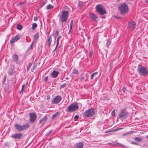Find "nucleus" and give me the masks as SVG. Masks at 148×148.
Listing matches in <instances>:
<instances>
[{"label": "nucleus", "mask_w": 148, "mask_h": 148, "mask_svg": "<svg viewBox=\"0 0 148 148\" xmlns=\"http://www.w3.org/2000/svg\"><path fill=\"white\" fill-rule=\"evenodd\" d=\"M69 14V12L68 11H63L60 15L59 16V21L61 23L66 22L67 21Z\"/></svg>", "instance_id": "nucleus-1"}, {"label": "nucleus", "mask_w": 148, "mask_h": 148, "mask_svg": "<svg viewBox=\"0 0 148 148\" xmlns=\"http://www.w3.org/2000/svg\"><path fill=\"white\" fill-rule=\"evenodd\" d=\"M95 114L94 108H89L83 113V115L85 117H89L94 116Z\"/></svg>", "instance_id": "nucleus-2"}, {"label": "nucleus", "mask_w": 148, "mask_h": 148, "mask_svg": "<svg viewBox=\"0 0 148 148\" xmlns=\"http://www.w3.org/2000/svg\"><path fill=\"white\" fill-rule=\"evenodd\" d=\"M119 9L120 13L122 15L126 14L128 11L127 5L125 3H123L119 7Z\"/></svg>", "instance_id": "nucleus-3"}, {"label": "nucleus", "mask_w": 148, "mask_h": 148, "mask_svg": "<svg viewBox=\"0 0 148 148\" xmlns=\"http://www.w3.org/2000/svg\"><path fill=\"white\" fill-rule=\"evenodd\" d=\"M138 72L140 75L145 76L147 75L148 71L144 66H141L138 68Z\"/></svg>", "instance_id": "nucleus-4"}, {"label": "nucleus", "mask_w": 148, "mask_h": 148, "mask_svg": "<svg viewBox=\"0 0 148 148\" xmlns=\"http://www.w3.org/2000/svg\"><path fill=\"white\" fill-rule=\"evenodd\" d=\"M95 9L96 11L101 15H104L106 13V10L102 5L98 4L95 7Z\"/></svg>", "instance_id": "nucleus-5"}, {"label": "nucleus", "mask_w": 148, "mask_h": 148, "mask_svg": "<svg viewBox=\"0 0 148 148\" xmlns=\"http://www.w3.org/2000/svg\"><path fill=\"white\" fill-rule=\"evenodd\" d=\"M78 108V104L76 103H72L68 107L67 110V112H74L77 110Z\"/></svg>", "instance_id": "nucleus-6"}, {"label": "nucleus", "mask_w": 148, "mask_h": 148, "mask_svg": "<svg viewBox=\"0 0 148 148\" xmlns=\"http://www.w3.org/2000/svg\"><path fill=\"white\" fill-rule=\"evenodd\" d=\"M129 113L126 110V109H122L121 110L120 113L119 114V118L124 119L127 117Z\"/></svg>", "instance_id": "nucleus-7"}, {"label": "nucleus", "mask_w": 148, "mask_h": 148, "mask_svg": "<svg viewBox=\"0 0 148 148\" xmlns=\"http://www.w3.org/2000/svg\"><path fill=\"white\" fill-rule=\"evenodd\" d=\"M62 98L61 96L57 95L54 97L51 101V104L58 103L61 100Z\"/></svg>", "instance_id": "nucleus-8"}, {"label": "nucleus", "mask_w": 148, "mask_h": 148, "mask_svg": "<svg viewBox=\"0 0 148 148\" xmlns=\"http://www.w3.org/2000/svg\"><path fill=\"white\" fill-rule=\"evenodd\" d=\"M136 24L134 21L129 23L128 24V27L130 30L134 29L136 27Z\"/></svg>", "instance_id": "nucleus-9"}, {"label": "nucleus", "mask_w": 148, "mask_h": 148, "mask_svg": "<svg viewBox=\"0 0 148 148\" xmlns=\"http://www.w3.org/2000/svg\"><path fill=\"white\" fill-rule=\"evenodd\" d=\"M23 136V134L21 133H16L12 134L11 137L14 139H20Z\"/></svg>", "instance_id": "nucleus-10"}, {"label": "nucleus", "mask_w": 148, "mask_h": 148, "mask_svg": "<svg viewBox=\"0 0 148 148\" xmlns=\"http://www.w3.org/2000/svg\"><path fill=\"white\" fill-rule=\"evenodd\" d=\"M30 120L32 122H34L36 119V115L34 113H32L29 114Z\"/></svg>", "instance_id": "nucleus-11"}, {"label": "nucleus", "mask_w": 148, "mask_h": 148, "mask_svg": "<svg viewBox=\"0 0 148 148\" xmlns=\"http://www.w3.org/2000/svg\"><path fill=\"white\" fill-rule=\"evenodd\" d=\"M37 33H36L35 35H34V38L33 40L31 45L29 47L28 49L27 50H28L29 49H31L32 48L33 45H36V43L37 42Z\"/></svg>", "instance_id": "nucleus-12"}, {"label": "nucleus", "mask_w": 148, "mask_h": 148, "mask_svg": "<svg viewBox=\"0 0 148 148\" xmlns=\"http://www.w3.org/2000/svg\"><path fill=\"white\" fill-rule=\"evenodd\" d=\"M88 78L87 74H82L81 77V80L82 82L87 81L88 79Z\"/></svg>", "instance_id": "nucleus-13"}, {"label": "nucleus", "mask_w": 148, "mask_h": 148, "mask_svg": "<svg viewBox=\"0 0 148 148\" xmlns=\"http://www.w3.org/2000/svg\"><path fill=\"white\" fill-rule=\"evenodd\" d=\"M59 74V72L58 71H53L51 74L50 75L51 77L52 78H56L57 77L58 74Z\"/></svg>", "instance_id": "nucleus-14"}, {"label": "nucleus", "mask_w": 148, "mask_h": 148, "mask_svg": "<svg viewBox=\"0 0 148 148\" xmlns=\"http://www.w3.org/2000/svg\"><path fill=\"white\" fill-rule=\"evenodd\" d=\"M14 127L18 131L21 132L23 131L22 126L18 124H15L14 125Z\"/></svg>", "instance_id": "nucleus-15"}, {"label": "nucleus", "mask_w": 148, "mask_h": 148, "mask_svg": "<svg viewBox=\"0 0 148 148\" xmlns=\"http://www.w3.org/2000/svg\"><path fill=\"white\" fill-rule=\"evenodd\" d=\"M84 145L83 142H79L74 145L75 148H83Z\"/></svg>", "instance_id": "nucleus-16"}, {"label": "nucleus", "mask_w": 148, "mask_h": 148, "mask_svg": "<svg viewBox=\"0 0 148 148\" xmlns=\"http://www.w3.org/2000/svg\"><path fill=\"white\" fill-rule=\"evenodd\" d=\"M89 17L92 20L95 21H96V19L98 18L97 15L93 13H90L89 14Z\"/></svg>", "instance_id": "nucleus-17"}, {"label": "nucleus", "mask_w": 148, "mask_h": 148, "mask_svg": "<svg viewBox=\"0 0 148 148\" xmlns=\"http://www.w3.org/2000/svg\"><path fill=\"white\" fill-rule=\"evenodd\" d=\"M51 42V36H50L48 38L47 41L46 42L48 47H50Z\"/></svg>", "instance_id": "nucleus-18"}, {"label": "nucleus", "mask_w": 148, "mask_h": 148, "mask_svg": "<svg viewBox=\"0 0 148 148\" xmlns=\"http://www.w3.org/2000/svg\"><path fill=\"white\" fill-rule=\"evenodd\" d=\"M12 59L13 61L17 62L18 60V55L16 54H14L12 56Z\"/></svg>", "instance_id": "nucleus-19"}, {"label": "nucleus", "mask_w": 148, "mask_h": 148, "mask_svg": "<svg viewBox=\"0 0 148 148\" xmlns=\"http://www.w3.org/2000/svg\"><path fill=\"white\" fill-rule=\"evenodd\" d=\"M14 67H10L9 70L8 74L11 76H12L13 74V71H14Z\"/></svg>", "instance_id": "nucleus-20"}, {"label": "nucleus", "mask_w": 148, "mask_h": 148, "mask_svg": "<svg viewBox=\"0 0 148 148\" xmlns=\"http://www.w3.org/2000/svg\"><path fill=\"white\" fill-rule=\"evenodd\" d=\"M22 130H23L28 128L29 127L30 125L28 123H27L22 125Z\"/></svg>", "instance_id": "nucleus-21"}, {"label": "nucleus", "mask_w": 148, "mask_h": 148, "mask_svg": "<svg viewBox=\"0 0 148 148\" xmlns=\"http://www.w3.org/2000/svg\"><path fill=\"white\" fill-rule=\"evenodd\" d=\"M46 116H44L42 118L40 119L39 121V123H43L46 120Z\"/></svg>", "instance_id": "nucleus-22"}, {"label": "nucleus", "mask_w": 148, "mask_h": 148, "mask_svg": "<svg viewBox=\"0 0 148 148\" xmlns=\"http://www.w3.org/2000/svg\"><path fill=\"white\" fill-rule=\"evenodd\" d=\"M98 73V72H96L94 73H92L90 76V79H92L94 77L96 76Z\"/></svg>", "instance_id": "nucleus-23"}, {"label": "nucleus", "mask_w": 148, "mask_h": 148, "mask_svg": "<svg viewBox=\"0 0 148 148\" xmlns=\"http://www.w3.org/2000/svg\"><path fill=\"white\" fill-rule=\"evenodd\" d=\"M73 74L78 75V71L76 69H74L72 71Z\"/></svg>", "instance_id": "nucleus-24"}, {"label": "nucleus", "mask_w": 148, "mask_h": 148, "mask_svg": "<svg viewBox=\"0 0 148 148\" xmlns=\"http://www.w3.org/2000/svg\"><path fill=\"white\" fill-rule=\"evenodd\" d=\"M23 28L22 25H20L19 24H18L17 25V28L18 30H21Z\"/></svg>", "instance_id": "nucleus-25"}, {"label": "nucleus", "mask_w": 148, "mask_h": 148, "mask_svg": "<svg viewBox=\"0 0 148 148\" xmlns=\"http://www.w3.org/2000/svg\"><path fill=\"white\" fill-rule=\"evenodd\" d=\"M53 8V6L50 4H49L46 7V9L47 10H50Z\"/></svg>", "instance_id": "nucleus-26"}, {"label": "nucleus", "mask_w": 148, "mask_h": 148, "mask_svg": "<svg viewBox=\"0 0 148 148\" xmlns=\"http://www.w3.org/2000/svg\"><path fill=\"white\" fill-rule=\"evenodd\" d=\"M61 38V36H59L57 39V43H56V47L55 48V49H54V50H55L56 48H57V47H58V44H59V40H60V39Z\"/></svg>", "instance_id": "nucleus-27"}, {"label": "nucleus", "mask_w": 148, "mask_h": 148, "mask_svg": "<svg viewBox=\"0 0 148 148\" xmlns=\"http://www.w3.org/2000/svg\"><path fill=\"white\" fill-rule=\"evenodd\" d=\"M116 147L121 146V147H125V146H124V145H122L121 143H116Z\"/></svg>", "instance_id": "nucleus-28"}, {"label": "nucleus", "mask_w": 148, "mask_h": 148, "mask_svg": "<svg viewBox=\"0 0 148 148\" xmlns=\"http://www.w3.org/2000/svg\"><path fill=\"white\" fill-rule=\"evenodd\" d=\"M59 112H57L56 113L53 114L52 115V119H54L59 114Z\"/></svg>", "instance_id": "nucleus-29"}, {"label": "nucleus", "mask_w": 148, "mask_h": 148, "mask_svg": "<svg viewBox=\"0 0 148 148\" xmlns=\"http://www.w3.org/2000/svg\"><path fill=\"white\" fill-rule=\"evenodd\" d=\"M25 85H22L21 89V90L19 92V93H20V94L21 93L22 94L23 91V90H24V88L25 87Z\"/></svg>", "instance_id": "nucleus-30"}, {"label": "nucleus", "mask_w": 148, "mask_h": 148, "mask_svg": "<svg viewBox=\"0 0 148 148\" xmlns=\"http://www.w3.org/2000/svg\"><path fill=\"white\" fill-rule=\"evenodd\" d=\"M21 37V35L19 34H18L14 38L15 39V40L17 41Z\"/></svg>", "instance_id": "nucleus-31"}, {"label": "nucleus", "mask_w": 148, "mask_h": 148, "mask_svg": "<svg viewBox=\"0 0 148 148\" xmlns=\"http://www.w3.org/2000/svg\"><path fill=\"white\" fill-rule=\"evenodd\" d=\"M73 20H71V21L70 23V29H69L70 31H71V29L72 28V27L73 25Z\"/></svg>", "instance_id": "nucleus-32"}, {"label": "nucleus", "mask_w": 148, "mask_h": 148, "mask_svg": "<svg viewBox=\"0 0 148 148\" xmlns=\"http://www.w3.org/2000/svg\"><path fill=\"white\" fill-rule=\"evenodd\" d=\"M134 140L136 141H138L139 142H140V141H141L143 139L142 138H138V137H136L134 138Z\"/></svg>", "instance_id": "nucleus-33"}, {"label": "nucleus", "mask_w": 148, "mask_h": 148, "mask_svg": "<svg viewBox=\"0 0 148 148\" xmlns=\"http://www.w3.org/2000/svg\"><path fill=\"white\" fill-rule=\"evenodd\" d=\"M37 27V25L36 23H34L32 25V29H34Z\"/></svg>", "instance_id": "nucleus-34"}, {"label": "nucleus", "mask_w": 148, "mask_h": 148, "mask_svg": "<svg viewBox=\"0 0 148 148\" xmlns=\"http://www.w3.org/2000/svg\"><path fill=\"white\" fill-rule=\"evenodd\" d=\"M32 64V62L29 63L28 65L27 66V70H29V69L30 67Z\"/></svg>", "instance_id": "nucleus-35"}, {"label": "nucleus", "mask_w": 148, "mask_h": 148, "mask_svg": "<svg viewBox=\"0 0 148 148\" xmlns=\"http://www.w3.org/2000/svg\"><path fill=\"white\" fill-rule=\"evenodd\" d=\"M15 39L14 38H12L10 41V43L11 44H12L13 43L15 42Z\"/></svg>", "instance_id": "nucleus-36"}, {"label": "nucleus", "mask_w": 148, "mask_h": 148, "mask_svg": "<svg viewBox=\"0 0 148 148\" xmlns=\"http://www.w3.org/2000/svg\"><path fill=\"white\" fill-rule=\"evenodd\" d=\"M113 64V61H111L110 64V69H111L112 68V66Z\"/></svg>", "instance_id": "nucleus-37"}, {"label": "nucleus", "mask_w": 148, "mask_h": 148, "mask_svg": "<svg viewBox=\"0 0 148 148\" xmlns=\"http://www.w3.org/2000/svg\"><path fill=\"white\" fill-rule=\"evenodd\" d=\"M37 66V65H36V64H35L34 66H33V67L32 69V70H31V71L33 72L34 71V69H35L36 68V67Z\"/></svg>", "instance_id": "nucleus-38"}, {"label": "nucleus", "mask_w": 148, "mask_h": 148, "mask_svg": "<svg viewBox=\"0 0 148 148\" xmlns=\"http://www.w3.org/2000/svg\"><path fill=\"white\" fill-rule=\"evenodd\" d=\"M110 41L109 39H108L107 41V46L108 47V45H109L110 44Z\"/></svg>", "instance_id": "nucleus-39"}, {"label": "nucleus", "mask_w": 148, "mask_h": 148, "mask_svg": "<svg viewBox=\"0 0 148 148\" xmlns=\"http://www.w3.org/2000/svg\"><path fill=\"white\" fill-rule=\"evenodd\" d=\"M66 85V84L64 83L60 85V87L61 88H63Z\"/></svg>", "instance_id": "nucleus-40"}, {"label": "nucleus", "mask_w": 148, "mask_h": 148, "mask_svg": "<svg viewBox=\"0 0 148 148\" xmlns=\"http://www.w3.org/2000/svg\"><path fill=\"white\" fill-rule=\"evenodd\" d=\"M115 109L113 110L112 112V113H111V114L112 115H114L115 113Z\"/></svg>", "instance_id": "nucleus-41"}, {"label": "nucleus", "mask_w": 148, "mask_h": 148, "mask_svg": "<svg viewBox=\"0 0 148 148\" xmlns=\"http://www.w3.org/2000/svg\"><path fill=\"white\" fill-rule=\"evenodd\" d=\"M93 52L92 51H90L89 53V56L90 57H91L92 56Z\"/></svg>", "instance_id": "nucleus-42"}, {"label": "nucleus", "mask_w": 148, "mask_h": 148, "mask_svg": "<svg viewBox=\"0 0 148 148\" xmlns=\"http://www.w3.org/2000/svg\"><path fill=\"white\" fill-rule=\"evenodd\" d=\"M6 80V77L5 76L4 77L3 79V80L2 83L4 84Z\"/></svg>", "instance_id": "nucleus-43"}, {"label": "nucleus", "mask_w": 148, "mask_h": 148, "mask_svg": "<svg viewBox=\"0 0 148 148\" xmlns=\"http://www.w3.org/2000/svg\"><path fill=\"white\" fill-rule=\"evenodd\" d=\"M47 79H48L47 76V77H45V78L44 79V80L45 82H47Z\"/></svg>", "instance_id": "nucleus-44"}, {"label": "nucleus", "mask_w": 148, "mask_h": 148, "mask_svg": "<svg viewBox=\"0 0 148 148\" xmlns=\"http://www.w3.org/2000/svg\"><path fill=\"white\" fill-rule=\"evenodd\" d=\"M131 143H132V144H133V145H137V143H136V142L134 141H132L131 142Z\"/></svg>", "instance_id": "nucleus-45"}, {"label": "nucleus", "mask_w": 148, "mask_h": 148, "mask_svg": "<svg viewBox=\"0 0 148 148\" xmlns=\"http://www.w3.org/2000/svg\"><path fill=\"white\" fill-rule=\"evenodd\" d=\"M59 34V31L58 30H56V31L55 34L56 35V36H58Z\"/></svg>", "instance_id": "nucleus-46"}, {"label": "nucleus", "mask_w": 148, "mask_h": 148, "mask_svg": "<svg viewBox=\"0 0 148 148\" xmlns=\"http://www.w3.org/2000/svg\"><path fill=\"white\" fill-rule=\"evenodd\" d=\"M52 132V130H50L47 133L46 135H48L49 134H51Z\"/></svg>", "instance_id": "nucleus-47"}, {"label": "nucleus", "mask_w": 148, "mask_h": 148, "mask_svg": "<svg viewBox=\"0 0 148 148\" xmlns=\"http://www.w3.org/2000/svg\"><path fill=\"white\" fill-rule=\"evenodd\" d=\"M46 3L45 2H43L42 3L41 5H40V6L41 7H42V6H43Z\"/></svg>", "instance_id": "nucleus-48"}, {"label": "nucleus", "mask_w": 148, "mask_h": 148, "mask_svg": "<svg viewBox=\"0 0 148 148\" xmlns=\"http://www.w3.org/2000/svg\"><path fill=\"white\" fill-rule=\"evenodd\" d=\"M78 115H75V116H74V119H75V120H76L78 118Z\"/></svg>", "instance_id": "nucleus-49"}, {"label": "nucleus", "mask_w": 148, "mask_h": 148, "mask_svg": "<svg viewBox=\"0 0 148 148\" xmlns=\"http://www.w3.org/2000/svg\"><path fill=\"white\" fill-rule=\"evenodd\" d=\"M126 90V88L125 87H123L122 89V90L123 92H125Z\"/></svg>", "instance_id": "nucleus-50"}, {"label": "nucleus", "mask_w": 148, "mask_h": 148, "mask_svg": "<svg viewBox=\"0 0 148 148\" xmlns=\"http://www.w3.org/2000/svg\"><path fill=\"white\" fill-rule=\"evenodd\" d=\"M37 16H35L34 17V20L35 21H37Z\"/></svg>", "instance_id": "nucleus-51"}, {"label": "nucleus", "mask_w": 148, "mask_h": 148, "mask_svg": "<svg viewBox=\"0 0 148 148\" xmlns=\"http://www.w3.org/2000/svg\"><path fill=\"white\" fill-rule=\"evenodd\" d=\"M24 3V2H23V3H19L18 4V5H21L22 4H23V3Z\"/></svg>", "instance_id": "nucleus-52"}, {"label": "nucleus", "mask_w": 148, "mask_h": 148, "mask_svg": "<svg viewBox=\"0 0 148 148\" xmlns=\"http://www.w3.org/2000/svg\"><path fill=\"white\" fill-rule=\"evenodd\" d=\"M122 128H119V129H116V130H115V131H117V130H120V129H122Z\"/></svg>", "instance_id": "nucleus-53"}, {"label": "nucleus", "mask_w": 148, "mask_h": 148, "mask_svg": "<svg viewBox=\"0 0 148 148\" xmlns=\"http://www.w3.org/2000/svg\"><path fill=\"white\" fill-rule=\"evenodd\" d=\"M116 143H112V145L116 146Z\"/></svg>", "instance_id": "nucleus-54"}, {"label": "nucleus", "mask_w": 148, "mask_h": 148, "mask_svg": "<svg viewBox=\"0 0 148 148\" xmlns=\"http://www.w3.org/2000/svg\"><path fill=\"white\" fill-rule=\"evenodd\" d=\"M115 18H117L118 19H119V17H117V16H115Z\"/></svg>", "instance_id": "nucleus-55"}, {"label": "nucleus", "mask_w": 148, "mask_h": 148, "mask_svg": "<svg viewBox=\"0 0 148 148\" xmlns=\"http://www.w3.org/2000/svg\"><path fill=\"white\" fill-rule=\"evenodd\" d=\"M50 96H47V99H49L50 98Z\"/></svg>", "instance_id": "nucleus-56"}, {"label": "nucleus", "mask_w": 148, "mask_h": 148, "mask_svg": "<svg viewBox=\"0 0 148 148\" xmlns=\"http://www.w3.org/2000/svg\"><path fill=\"white\" fill-rule=\"evenodd\" d=\"M145 2L146 3H148V1H145Z\"/></svg>", "instance_id": "nucleus-57"}, {"label": "nucleus", "mask_w": 148, "mask_h": 148, "mask_svg": "<svg viewBox=\"0 0 148 148\" xmlns=\"http://www.w3.org/2000/svg\"><path fill=\"white\" fill-rule=\"evenodd\" d=\"M130 133H126L125 134H129Z\"/></svg>", "instance_id": "nucleus-58"}, {"label": "nucleus", "mask_w": 148, "mask_h": 148, "mask_svg": "<svg viewBox=\"0 0 148 148\" xmlns=\"http://www.w3.org/2000/svg\"><path fill=\"white\" fill-rule=\"evenodd\" d=\"M70 32H71V31H70V30H69V33H68V34H69L70 33Z\"/></svg>", "instance_id": "nucleus-59"}, {"label": "nucleus", "mask_w": 148, "mask_h": 148, "mask_svg": "<svg viewBox=\"0 0 148 148\" xmlns=\"http://www.w3.org/2000/svg\"><path fill=\"white\" fill-rule=\"evenodd\" d=\"M146 138H148V136H146Z\"/></svg>", "instance_id": "nucleus-60"}, {"label": "nucleus", "mask_w": 148, "mask_h": 148, "mask_svg": "<svg viewBox=\"0 0 148 148\" xmlns=\"http://www.w3.org/2000/svg\"><path fill=\"white\" fill-rule=\"evenodd\" d=\"M109 144H110L111 145H112V143H109Z\"/></svg>", "instance_id": "nucleus-61"}, {"label": "nucleus", "mask_w": 148, "mask_h": 148, "mask_svg": "<svg viewBox=\"0 0 148 148\" xmlns=\"http://www.w3.org/2000/svg\"><path fill=\"white\" fill-rule=\"evenodd\" d=\"M38 37H39V36H38H38H37L38 38Z\"/></svg>", "instance_id": "nucleus-62"}, {"label": "nucleus", "mask_w": 148, "mask_h": 148, "mask_svg": "<svg viewBox=\"0 0 148 148\" xmlns=\"http://www.w3.org/2000/svg\"><path fill=\"white\" fill-rule=\"evenodd\" d=\"M56 38L55 37V40H56Z\"/></svg>", "instance_id": "nucleus-63"}]
</instances>
